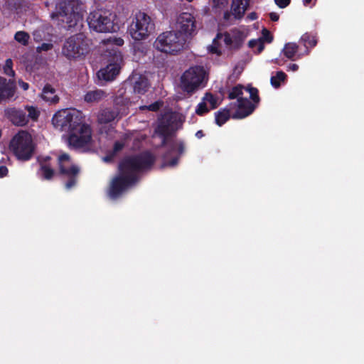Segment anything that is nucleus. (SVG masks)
<instances>
[{"label": "nucleus", "instance_id": "c85d7f7f", "mask_svg": "<svg viewBox=\"0 0 364 364\" xmlns=\"http://www.w3.org/2000/svg\"><path fill=\"white\" fill-rule=\"evenodd\" d=\"M124 147V143L122 141H117L114 142L113 149L110 154H107L105 157V161H111L114 156Z\"/></svg>", "mask_w": 364, "mask_h": 364}, {"label": "nucleus", "instance_id": "6ab92c4d", "mask_svg": "<svg viewBox=\"0 0 364 364\" xmlns=\"http://www.w3.org/2000/svg\"><path fill=\"white\" fill-rule=\"evenodd\" d=\"M132 84L134 92L139 95H144L148 90L149 81L148 79L141 75H132L129 79Z\"/></svg>", "mask_w": 364, "mask_h": 364}, {"label": "nucleus", "instance_id": "ddd939ff", "mask_svg": "<svg viewBox=\"0 0 364 364\" xmlns=\"http://www.w3.org/2000/svg\"><path fill=\"white\" fill-rule=\"evenodd\" d=\"M179 33L183 36H192L196 33V21L195 17L190 13L183 12L177 18Z\"/></svg>", "mask_w": 364, "mask_h": 364}, {"label": "nucleus", "instance_id": "393cba45", "mask_svg": "<svg viewBox=\"0 0 364 364\" xmlns=\"http://www.w3.org/2000/svg\"><path fill=\"white\" fill-rule=\"evenodd\" d=\"M299 46L295 43H287L285 44L283 49V53L285 57L288 59L294 60V58L297 53Z\"/></svg>", "mask_w": 364, "mask_h": 364}, {"label": "nucleus", "instance_id": "864d4df0", "mask_svg": "<svg viewBox=\"0 0 364 364\" xmlns=\"http://www.w3.org/2000/svg\"><path fill=\"white\" fill-rule=\"evenodd\" d=\"M257 44V42L255 40H251L249 41V46L250 48H254Z\"/></svg>", "mask_w": 364, "mask_h": 364}, {"label": "nucleus", "instance_id": "412c9836", "mask_svg": "<svg viewBox=\"0 0 364 364\" xmlns=\"http://www.w3.org/2000/svg\"><path fill=\"white\" fill-rule=\"evenodd\" d=\"M118 113L116 111L110 108H106L101 112L98 119L100 123L107 124L114 121Z\"/></svg>", "mask_w": 364, "mask_h": 364}, {"label": "nucleus", "instance_id": "1a4fd4ad", "mask_svg": "<svg viewBox=\"0 0 364 364\" xmlns=\"http://www.w3.org/2000/svg\"><path fill=\"white\" fill-rule=\"evenodd\" d=\"M116 14L110 10L97 9L92 11V30L99 33H113L119 29L114 23Z\"/></svg>", "mask_w": 364, "mask_h": 364}, {"label": "nucleus", "instance_id": "5fc2aeb1", "mask_svg": "<svg viewBox=\"0 0 364 364\" xmlns=\"http://www.w3.org/2000/svg\"><path fill=\"white\" fill-rule=\"evenodd\" d=\"M263 45L262 44V43H259V51H262L263 50Z\"/></svg>", "mask_w": 364, "mask_h": 364}, {"label": "nucleus", "instance_id": "4c0bfd02", "mask_svg": "<svg viewBox=\"0 0 364 364\" xmlns=\"http://www.w3.org/2000/svg\"><path fill=\"white\" fill-rule=\"evenodd\" d=\"M228 4V0H213V6L215 9L221 10Z\"/></svg>", "mask_w": 364, "mask_h": 364}, {"label": "nucleus", "instance_id": "423d86ee", "mask_svg": "<svg viewBox=\"0 0 364 364\" xmlns=\"http://www.w3.org/2000/svg\"><path fill=\"white\" fill-rule=\"evenodd\" d=\"M9 149L18 160L26 161L32 158L35 146L31 134L26 131H21L11 139Z\"/></svg>", "mask_w": 364, "mask_h": 364}, {"label": "nucleus", "instance_id": "39448f33", "mask_svg": "<svg viewBox=\"0 0 364 364\" xmlns=\"http://www.w3.org/2000/svg\"><path fill=\"white\" fill-rule=\"evenodd\" d=\"M155 30L154 20L146 13L139 11L132 17L127 33L134 41L147 39Z\"/></svg>", "mask_w": 364, "mask_h": 364}, {"label": "nucleus", "instance_id": "13d9d810", "mask_svg": "<svg viewBox=\"0 0 364 364\" xmlns=\"http://www.w3.org/2000/svg\"><path fill=\"white\" fill-rule=\"evenodd\" d=\"M188 2H192L193 0H186Z\"/></svg>", "mask_w": 364, "mask_h": 364}, {"label": "nucleus", "instance_id": "2f4dec72", "mask_svg": "<svg viewBox=\"0 0 364 364\" xmlns=\"http://www.w3.org/2000/svg\"><path fill=\"white\" fill-rule=\"evenodd\" d=\"M163 106V102L158 100L149 105H142L139 107L140 111L149 110L151 112H157Z\"/></svg>", "mask_w": 364, "mask_h": 364}, {"label": "nucleus", "instance_id": "a18cd8bd", "mask_svg": "<svg viewBox=\"0 0 364 364\" xmlns=\"http://www.w3.org/2000/svg\"><path fill=\"white\" fill-rule=\"evenodd\" d=\"M269 16L271 21H274V22L277 21L279 18V14L275 12L269 13Z\"/></svg>", "mask_w": 364, "mask_h": 364}, {"label": "nucleus", "instance_id": "49530a36", "mask_svg": "<svg viewBox=\"0 0 364 364\" xmlns=\"http://www.w3.org/2000/svg\"><path fill=\"white\" fill-rule=\"evenodd\" d=\"M299 69V65L296 63H290L287 68V71H296Z\"/></svg>", "mask_w": 364, "mask_h": 364}, {"label": "nucleus", "instance_id": "3c124183", "mask_svg": "<svg viewBox=\"0 0 364 364\" xmlns=\"http://www.w3.org/2000/svg\"><path fill=\"white\" fill-rule=\"evenodd\" d=\"M195 135L198 139H201L204 136V133L202 130H198L196 132Z\"/></svg>", "mask_w": 364, "mask_h": 364}, {"label": "nucleus", "instance_id": "c03bdc74", "mask_svg": "<svg viewBox=\"0 0 364 364\" xmlns=\"http://www.w3.org/2000/svg\"><path fill=\"white\" fill-rule=\"evenodd\" d=\"M18 85L23 90H27L29 88V85L28 82H26L23 80H18Z\"/></svg>", "mask_w": 364, "mask_h": 364}, {"label": "nucleus", "instance_id": "09e8293b", "mask_svg": "<svg viewBox=\"0 0 364 364\" xmlns=\"http://www.w3.org/2000/svg\"><path fill=\"white\" fill-rule=\"evenodd\" d=\"M50 159H51V157H50V156H45V157H43L42 159H41V160L39 161V164H40V163H46V164H49V161H50Z\"/></svg>", "mask_w": 364, "mask_h": 364}, {"label": "nucleus", "instance_id": "9b49d317", "mask_svg": "<svg viewBox=\"0 0 364 364\" xmlns=\"http://www.w3.org/2000/svg\"><path fill=\"white\" fill-rule=\"evenodd\" d=\"M167 151L163 156V166H174L177 165L181 156L185 151V144L182 141L171 139L164 146Z\"/></svg>", "mask_w": 364, "mask_h": 364}, {"label": "nucleus", "instance_id": "a19ab883", "mask_svg": "<svg viewBox=\"0 0 364 364\" xmlns=\"http://www.w3.org/2000/svg\"><path fill=\"white\" fill-rule=\"evenodd\" d=\"M262 36H263L264 41H267V43H271L273 40V37H272V34L266 28L262 30Z\"/></svg>", "mask_w": 364, "mask_h": 364}, {"label": "nucleus", "instance_id": "5701e85b", "mask_svg": "<svg viewBox=\"0 0 364 364\" xmlns=\"http://www.w3.org/2000/svg\"><path fill=\"white\" fill-rule=\"evenodd\" d=\"M156 132L162 138L161 146H164L168 143V141L171 139L169 138L170 130L168 124L161 123L156 128Z\"/></svg>", "mask_w": 364, "mask_h": 364}, {"label": "nucleus", "instance_id": "cd10ccee", "mask_svg": "<svg viewBox=\"0 0 364 364\" xmlns=\"http://www.w3.org/2000/svg\"><path fill=\"white\" fill-rule=\"evenodd\" d=\"M24 110L26 112H28V114H26V116L28 117V120L31 119L32 121L34 122L38 120L40 116V112L36 107L32 105H25Z\"/></svg>", "mask_w": 364, "mask_h": 364}, {"label": "nucleus", "instance_id": "0eeeda50", "mask_svg": "<svg viewBox=\"0 0 364 364\" xmlns=\"http://www.w3.org/2000/svg\"><path fill=\"white\" fill-rule=\"evenodd\" d=\"M186 38L176 31H166L160 34L154 45L161 52L175 55L183 50L186 43Z\"/></svg>", "mask_w": 364, "mask_h": 364}, {"label": "nucleus", "instance_id": "9d476101", "mask_svg": "<svg viewBox=\"0 0 364 364\" xmlns=\"http://www.w3.org/2000/svg\"><path fill=\"white\" fill-rule=\"evenodd\" d=\"M204 77L203 67L197 65L190 68L181 76L183 90L187 92H193L199 87Z\"/></svg>", "mask_w": 364, "mask_h": 364}, {"label": "nucleus", "instance_id": "de8ad7c7", "mask_svg": "<svg viewBox=\"0 0 364 364\" xmlns=\"http://www.w3.org/2000/svg\"><path fill=\"white\" fill-rule=\"evenodd\" d=\"M258 18L256 12H251L247 15V18L250 21L256 20Z\"/></svg>", "mask_w": 364, "mask_h": 364}, {"label": "nucleus", "instance_id": "6e6d98bb", "mask_svg": "<svg viewBox=\"0 0 364 364\" xmlns=\"http://www.w3.org/2000/svg\"><path fill=\"white\" fill-rule=\"evenodd\" d=\"M87 24L89 26V28H91V20H90V17L87 18Z\"/></svg>", "mask_w": 364, "mask_h": 364}, {"label": "nucleus", "instance_id": "6e6552de", "mask_svg": "<svg viewBox=\"0 0 364 364\" xmlns=\"http://www.w3.org/2000/svg\"><path fill=\"white\" fill-rule=\"evenodd\" d=\"M90 52L87 39L83 33H79L69 37L62 48L63 55L68 59L78 58Z\"/></svg>", "mask_w": 364, "mask_h": 364}, {"label": "nucleus", "instance_id": "aec40b11", "mask_svg": "<svg viewBox=\"0 0 364 364\" xmlns=\"http://www.w3.org/2000/svg\"><path fill=\"white\" fill-rule=\"evenodd\" d=\"M41 97L43 100L53 104H55L59 101V97L55 94V90L49 84H46L44 86Z\"/></svg>", "mask_w": 364, "mask_h": 364}, {"label": "nucleus", "instance_id": "7c9ffc66", "mask_svg": "<svg viewBox=\"0 0 364 364\" xmlns=\"http://www.w3.org/2000/svg\"><path fill=\"white\" fill-rule=\"evenodd\" d=\"M14 39L23 46H27L30 39V36L26 31H17L14 35Z\"/></svg>", "mask_w": 364, "mask_h": 364}, {"label": "nucleus", "instance_id": "f8f14e48", "mask_svg": "<svg viewBox=\"0 0 364 364\" xmlns=\"http://www.w3.org/2000/svg\"><path fill=\"white\" fill-rule=\"evenodd\" d=\"M121 61V55L117 54L115 52L112 57V59L109 60L108 64L105 68H102L97 71V77L98 80H104L105 82H112L114 80L120 73Z\"/></svg>", "mask_w": 364, "mask_h": 364}, {"label": "nucleus", "instance_id": "c756f323", "mask_svg": "<svg viewBox=\"0 0 364 364\" xmlns=\"http://www.w3.org/2000/svg\"><path fill=\"white\" fill-rule=\"evenodd\" d=\"M245 87L242 85H237L233 87L228 93V98L230 100L238 99L240 97H242V95L243 94L242 90Z\"/></svg>", "mask_w": 364, "mask_h": 364}, {"label": "nucleus", "instance_id": "72a5a7b5", "mask_svg": "<svg viewBox=\"0 0 364 364\" xmlns=\"http://www.w3.org/2000/svg\"><path fill=\"white\" fill-rule=\"evenodd\" d=\"M203 100L210 104V109H214L218 107L217 98L212 93L207 92Z\"/></svg>", "mask_w": 364, "mask_h": 364}, {"label": "nucleus", "instance_id": "a211bd4d", "mask_svg": "<svg viewBox=\"0 0 364 364\" xmlns=\"http://www.w3.org/2000/svg\"><path fill=\"white\" fill-rule=\"evenodd\" d=\"M16 85L11 80L0 76V105L12 100L16 93Z\"/></svg>", "mask_w": 364, "mask_h": 364}, {"label": "nucleus", "instance_id": "603ef678", "mask_svg": "<svg viewBox=\"0 0 364 364\" xmlns=\"http://www.w3.org/2000/svg\"><path fill=\"white\" fill-rule=\"evenodd\" d=\"M210 52L212 53H216L218 55H220V52L218 50V49L216 47L211 46Z\"/></svg>", "mask_w": 364, "mask_h": 364}, {"label": "nucleus", "instance_id": "4468645a", "mask_svg": "<svg viewBox=\"0 0 364 364\" xmlns=\"http://www.w3.org/2000/svg\"><path fill=\"white\" fill-rule=\"evenodd\" d=\"M250 0H232L230 6V12L226 11L223 14V19L228 21L231 16H234L235 19H241L243 18L245 11L250 6Z\"/></svg>", "mask_w": 364, "mask_h": 364}, {"label": "nucleus", "instance_id": "8fccbe9b", "mask_svg": "<svg viewBox=\"0 0 364 364\" xmlns=\"http://www.w3.org/2000/svg\"><path fill=\"white\" fill-rule=\"evenodd\" d=\"M85 100L87 102H91V92H87L85 95Z\"/></svg>", "mask_w": 364, "mask_h": 364}, {"label": "nucleus", "instance_id": "37998d69", "mask_svg": "<svg viewBox=\"0 0 364 364\" xmlns=\"http://www.w3.org/2000/svg\"><path fill=\"white\" fill-rule=\"evenodd\" d=\"M9 173V169L6 166H0V178L6 176Z\"/></svg>", "mask_w": 364, "mask_h": 364}, {"label": "nucleus", "instance_id": "ea45409f", "mask_svg": "<svg viewBox=\"0 0 364 364\" xmlns=\"http://www.w3.org/2000/svg\"><path fill=\"white\" fill-rule=\"evenodd\" d=\"M53 46L50 43H43L41 45L37 47L38 52L48 51L53 48Z\"/></svg>", "mask_w": 364, "mask_h": 364}, {"label": "nucleus", "instance_id": "4be33fe9", "mask_svg": "<svg viewBox=\"0 0 364 364\" xmlns=\"http://www.w3.org/2000/svg\"><path fill=\"white\" fill-rule=\"evenodd\" d=\"M23 0H6L4 9L9 10V13L18 14L21 11Z\"/></svg>", "mask_w": 364, "mask_h": 364}, {"label": "nucleus", "instance_id": "a878e982", "mask_svg": "<svg viewBox=\"0 0 364 364\" xmlns=\"http://www.w3.org/2000/svg\"><path fill=\"white\" fill-rule=\"evenodd\" d=\"M287 75L283 71H277L276 75L272 76L270 83L274 88H279L281 82L287 79Z\"/></svg>", "mask_w": 364, "mask_h": 364}, {"label": "nucleus", "instance_id": "79ce46f5", "mask_svg": "<svg viewBox=\"0 0 364 364\" xmlns=\"http://www.w3.org/2000/svg\"><path fill=\"white\" fill-rule=\"evenodd\" d=\"M275 4L281 9H284L288 6L291 0H274Z\"/></svg>", "mask_w": 364, "mask_h": 364}, {"label": "nucleus", "instance_id": "e433bc0d", "mask_svg": "<svg viewBox=\"0 0 364 364\" xmlns=\"http://www.w3.org/2000/svg\"><path fill=\"white\" fill-rule=\"evenodd\" d=\"M106 96V92L102 90H92V101H99Z\"/></svg>", "mask_w": 364, "mask_h": 364}, {"label": "nucleus", "instance_id": "7ed1b4c3", "mask_svg": "<svg viewBox=\"0 0 364 364\" xmlns=\"http://www.w3.org/2000/svg\"><path fill=\"white\" fill-rule=\"evenodd\" d=\"M58 171L57 174L63 182L64 187L70 191L77 186L80 168L72 162L70 156L67 153L60 154L58 156ZM40 167L37 172L42 180L50 181L56 174L55 170L50 164L40 163Z\"/></svg>", "mask_w": 364, "mask_h": 364}, {"label": "nucleus", "instance_id": "c9c22d12", "mask_svg": "<svg viewBox=\"0 0 364 364\" xmlns=\"http://www.w3.org/2000/svg\"><path fill=\"white\" fill-rule=\"evenodd\" d=\"M105 44H112L117 46H122L124 44V40L122 38L109 37L102 41Z\"/></svg>", "mask_w": 364, "mask_h": 364}, {"label": "nucleus", "instance_id": "b1692460", "mask_svg": "<svg viewBox=\"0 0 364 364\" xmlns=\"http://www.w3.org/2000/svg\"><path fill=\"white\" fill-rule=\"evenodd\" d=\"M230 118V112L228 109H223L215 112V122L219 127L223 126Z\"/></svg>", "mask_w": 364, "mask_h": 364}, {"label": "nucleus", "instance_id": "20e7f679", "mask_svg": "<svg viewBox=\"0 0 364 364\" xmlns=\"http://www.w3.org/2000/svg\"><path fill=\"white\" fill-rule=\"evenodd\" d=\"M82 3L80 0H65L59 4L58 14L60 21L65 23L63 27L67 31L77 30L82 26Z\"/></svg>", "mask_w": 364, "mask_h": 364}, {"label": "nucleus", "instance_id": "473e14b6", "mask_svg": "<svg viewBox=\"0 0 364 364\" xmlns=\"http://www.w3.org/2000/svg\"><path fill=\"white\" fill-rule=\"evenodd\" d=\"M245 90L249 92L250 97L254 103L258 104L260 101L259 91L256 87L247 86Z\"/></svg>", "mask_w": 364, "mask_h": 364}, {"label": "nucleus", "instance_id": "2eb2a0df", "mask_svg": "<svg viewBox=\"0 0 364 364\" xmlns=\"http://www.w3.org/2000/svg\"><path fill=\"white\" fill-rule=\"evenodd\" d=\"M244 41V33L238 29H232L230 32H225L223 34V42L230 50H239L242 47Z\"/></svg>", "mask_w": 364, "mask_h": 364}, {"label": "nucleus", "instance_id": "f3484780", "mask_svg": "<svg viewBox=\"0 0 364 364\" xmlns=\"http://www.w3.org/2000/svg\"><path fill=\"white\" fill-rule=\"evenodd\" d=\"M4 115L13 124L18 127H23L28 123L24 109L8 107L4 109Z\"/></svg>", "mask_w": 364, "mask_h": 364}, {"label": "nucleus", "instance_id": "58836bf2", "mask_svg": "<svg viewBox=\"0 0 364 364\" xmlns=\"http://www.w3.org/2000/svg\"><path fill=\"white\" fill-rule=\"evenodd\" d=\"M12 65L13 63L11 59H7L6 60L4 71L9 75H14V71L12 70Z\"/></svg>", "mask_w": 364, "mask_h": 364}, {"label": "nucleus", "instance_id": "f03ea898", "mask_svg": "<svg viewBox=\"0 0 364 364\" xmlns=\"http://www.w3.org/2000/svg\"><path fill=\"white\" fill-rule=\"evenodd\" d=\"M155 156L149 151L124 157L119 164V175L115 176L109 188V196L118 198L128 187L139 180L138 174L151 168Z\"/></svg>", "mask_w": 364, "mask_h": 364}, {"label": "nucleus", "instance_id": "f257e3e1", "mask_svg": "<svg viewBox=\"0 0 364 364\" xmlns=\"http://www.w3.org/2000/svg\"><path fill=\"white\" fill-rule=\"evenodd\" d=\"M51 122L55 129L68 133L63 139L70 149H80L91 141V127L82 111L75 108L58 110Z\"/></svg>", "mask_w": 364, "mask_h": 364}, {"label": "nucleus", "instance_id": "4d7b16f0", "mask_svg": "<svg viewBox=\"0 0 364 364\" xmlns=\"http://www.w3.org/2000/svg\"><path fill=\"white\" fill-rule=\"evenodd\" d=\"M312 0H304V4L305 5L309 4L311 2Z\"/></svg>", "mask_w": 364, "mask_h": 364}, {"label": "nucleus", "instance_id": "dca6fc26", "mask_svg": "<svg viewBox=\"0 0 364 364\" xmlns=\"http://www.w3.org/2000/svg\"><path fill=\"white\" fill-rule=\"evenodd\" d=\"M237 109L232 114L235 119H243L250 115L255 109L256 105L246 97H240L236 102Z\"/></svg>", "mask_w": 364, "mask_h": 364}, {"label": "nucleus", "instance_id": "bb28decb", "mask_svg": "<svg viewBox=\"0 0 364 364\" xmlns=\"http://www.w3.org/2000/svg\"><path fill=\"white\" fill-rule=\"evenodd\" d=\"M301 41L304 43V46L306 47V50H308L309 47H314L317 43L316 36L308 33H304L301 37Z\"/></svg>", "mask_w": 364, "mask_h": 364}, {"label": "nucleus", "instance_id": "f704fd0d", "mask_svg": "<svg viewBox=\"0 0 364 364\" xmlns=\"http://www.w3.org/2000/svg\"><path fill=\"white\" fill-rule=\"evenodd\" d=\"M210 110V108L208 107L205 102H200L196 109V113L199 116H203L204 114L209 112Z\"/></svg>", "mask_w": 364, "mask_h": 364}]
</instances>
